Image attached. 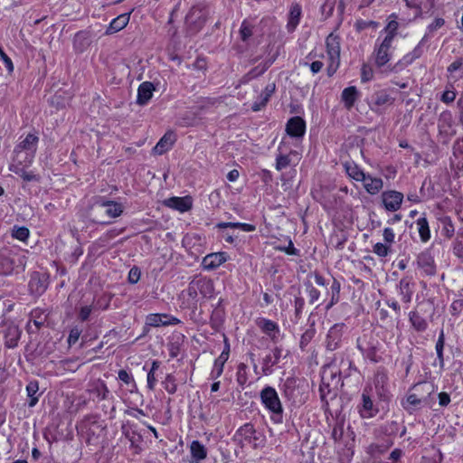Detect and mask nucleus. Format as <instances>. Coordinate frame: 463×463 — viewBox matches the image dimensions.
<instances>
[{
    "instance_id": "f257e3e1",
    "label": "nucleus",
    "mask_w": 463,
    "mask_h": 463,
    "mask_svg": "<svg viewBox=\"0 0 463 463\" xmlns=\"http://www.w3.org/2000/svg\"><path fill=\"white\" fill-rule=\"evenodd\" d=\"M39 138L33 134H28L14 148V161L19 165H30L36 152Z\"/></svg>"
},
{
    "instance_id": "f03ea898",
    "label": "nucleus",
    "mask_w": 463,
    "mask_h": 463,
    "mask_svg": "<svg viewBox=\"0 0 463 463\" xmlns=\"http://www.w3.org/2000/svg\"><path fill=\"white\" fill-rule=\"evenodd\" d=\"M260 400L265 408L272 413V419L280 422L282 420L283 408L278 392L273 387L267 386L260 392Z\"/></svg>"
},
{
    "instance_id": "7ed1b4c3",
    "label": "nucleus",
    "mask_w": 463,
    "mask_h": 463,
    "mask_svg": "<svg viewBox=\"0 0 463 463\" xmlns=\"http://www.w3.org/2000/svg\"><path fill=\"white\" fill-rule=\"evenodd\" d=\"M213 293V281L206 277H195L190 281L187 288L188 296L195 301H197L199 295L203 298H211Z\"/></svg>"
},
{
    "instance_id": "20e7f679",
    "label": "nucleus",
    "mask_w": 463,
    "mask_h": 463,
    "mask_svg": "<svg viewBox=\"0 0 463 463\" xmlns=\"http://www.w3.org/2000/svg\"><path fill=\"white\" fill-rule=\"evenodd\" d=\"M233 439L241 448L246 445H250L253 449L263 446V439L258 435L251 423H245L240 427L235 432Z\"/></svg>"
},
{
    "instance_id": "39448f33",
    "label": "nucleus",
    "mask_w": 463,
    "mask_h": 463,
    "mask_svg": "<svg viewBox=\"0 0 463 463\" xmlns=\"http://www.w3.org/2000/svg\"><path fill=\"white\" fill-rule=\"evenodd\" d=\"M392 52V41H390V38L380 41V38H378L373 52L375 65L379 68L386 65L390 61Z\"/></svg>"
},
{
    "instance_id": "423d86ee",
    "label": "nucleus",
    "mask_w": 463,
    "mask_h": 463,
    "mask_svg": "<svg viewBox=\"0 0 463 463\" xmlns=\"http://www.w3.org/2000/svg\"><path fill=\"white\" fill-rule=\"evenodd\" d=\"M2 327L5 347L14 348L17 346L21 336V330L18 326L14 321L4 319L2 321Z\"/></svg>"
},
{
    "instance_id": "0eeeda50",
    "label": "nucleus",
    "mask_w": 463,
    "mask_h": 463,
    "mask_svg": "<svg viewBox=\"0 0 463 463\" xmlns=\"http://www.w3.org/2000/svg\"><path fill=\"white\" fill-rule=\"evenodd\" d=\"M328 384L333 385V388H338L341 385V375L339 371L333 368L326 369L322 375V383L319 387L321 400L327 403L326 400V388Z\"/></svg>"
},
{
    "instance_id": "6e6552de",
    "label": "nucleus",
    "mask_w": 463,
    "mask_h": 463,
    "mask_svg": "<svg viewBox=\"0 0 463 463\" xmlns=\"http://www.w3.org/2000/svg\"><path fill=\"white\" fill-rule=\"evenodd\" d=\"M417 268L424 276H434L436 274V264L434 257L430 250L420 252L416 259Z\"/></svg>"
},
{
    "instance_id": "1a4fd4ad",
    "label": "nucleus",
    "mask_w": 463,
    "mask_h": 463,
    "mask_svg": "<svg viewBox=\"0 0 463 463\" xmlns=\"http://www.w3.org/2000/svg\"><path fill=\"white\" fill-rule=\"evenodd\" d=\"M384 208L389 212H396L401 208L403 194L398 191H385L381 195Z\"/></svg>"
},
{
    "instance_id": "9d476101",
    "label": "nucleus",
    "mask_w": 463,
    "mask_h": 463,
    "mask_svg": "<svg viewBox=\"0 0 463 463\" xmlns=\"http://www.w3.org/2000/svg\"><path fill=\"white\" fill-rule=\"evenodd\" d=\"M207 18L206 12L200 6H194L186 14V24L194 30L198 31L204 24Z\"/></svg>"
},
{
    "instance_id": "9b49d317",
    "label": "nucleus",
    "mask_w": 463,
    "mask_h": 463,
    "mask_svg": "<svg viewBox=\"0 0 463 463\" xmlns=\"http://www.w3.org/2000/svg\"><path fill=\"white\" fill-rule=\"evenodd\" d=\"M45 274L33 272L28 284L29 291L32 295L41 296L48 288V279Z\"/></svg>"
},
{
    "instance_id": "f8f14e48",
    "label": "nucleus",
    "mask_w": 463,
    "mask_h": 463,
    "mask_svg": "<svg viewBox=\"0 0 463 463\" xmlns=\"http://www.w3.org/2000/svg\"><path fill=\"white\" fill-rule=\"evenodd\" d=\"M345 324H335L328 331L326 340V346L328 350L334 351L339 347L342 341Z\"/></svg>"
},
{
    "instance_id": "ddd939ff",
    "label": "nucleus",
    "mask_w": 463,
    "mask_h": 463,
    "mask_svg": "<svg viewBox=\"0 0 463 463\" xmlns=\"http://www.w3.org/2000/svg\"><path fill=\"white\" fill-rule=\"evenodd\" d=\"M427 40V35H424L420 43L412 50V52L407 53L392 68V71H398L402 70L404 67L412 63L416 59H419L422 55L421 43Z\"/></svg>"
},
{
    "instance_id": "4468645a",
    "label": "nucleus",
    "mask_w": 463,
    "mask_h": 463,
    "mask_svg": "<svg viewBox=\"0 0 463 463\" xmlns=\"http://www.w3.org/2000/svg\"><path fill=\"white\" fill-rule=\"evenodd\" d=\"M180 320L170 317L167 314H150L146 317V324L149 326L157 327L160 326L177 325Z\"/></svg>"
},
{
    "instance_id": "2eb2a0df",
    "label": "nucleus",
    "mask_w": 463,
    "mask_h": 463,
    "mask_svg": "<svg viewBox=\"0 0 463 463\" xmlns=\"http://www.w3.org/2000/svg\"><path fill=\"white\" fill-rule=\"evenodd\" d=\"M227 260V254L223 251L207 254L202 261V266L206 270H213Z\"/></svg>"
},
{
    "instance_id": "dca6fc26",
    "label": "nucleus",
    "mask_w": 463,
    "mask_h": 463,
    "mask_svg": "<svg viewBox=\"0 0 463 463\" xmlns=\"http://www.w3.org/2000/svg\"><path fill=\"white\" fill-rule=\"evenodd\" d=\"M288 135L292 137H301L306 131V122L300 117H293L289 118L286 126Z\"/></svg>"
},
{
    "instance_id": "f3484780",
    "label": "nucleus",
    "mask_w": 463,
    "mask_h": 463,
    "mask_svg": "<svg viewBox=\"0 0 463 463\" xmlns=\"http://www.w3.org/2000/svg\"><path fill=\"white\" fill-rule=\"evenodd\" d=\"M88 392L94 396L93 399H97L99 402L108 400L110 396L107 384L100 379L90 383Z\"/></svg>"
},
{
    "instance_id": "a211bd4d",
    "label": "nucleus",
    "mask_w": 463,
    "mask_h": 463,
    "mask_svg": "<svg viewBox=\"0 0 463 463\" xmlns=\"http://www.w3.org/2000/svg\"><path fill=\"white\" fill-rule=\"evenodd\" d=\"M122 432L126 439L130 442L131 449H134L135 453L140 451L139 444L142 442V436L137 431V426L128 424L122 427Z\"/></svg>"
},
{
    "instance_id": "6ab92c4d",
    "label": "nucleus",
    "mask_w": 463,
    "mask_h": 463,
    "mask_svg": "<svg viewBox=\"0 0 463 463\" xmlns=\"http://www.w3.org/2000/svg\"><path fill=\"white\" fill-rule=\"evenodd\" d=\"M326 53L329 60L334 62L340 60V39L337 35L330 33L326 39Z\"/></svg>"
},
{
    "instance_id": "aec40b11",
    "label": "nucleus",
    "mask_w": 463,
    "mask_h": 463,
    "mask_svg": "<svg viewBox=\"0 0 463 463\" xmlns=\"http://www.w3.org/2000/svg\"><path fill=\"white\" fill-rule=\"evenodd\" d=\"M176 141V137L174 131H167L157 142L153 151L156 155H163L170 150Z\"/></svg>"
},
{
    "instance_id": "412c9836",
    "label": "nucleus",
    "mask_w": 463,
    "mask_h": 463,
    "mask_svg": "<svg viewBox=\"0 0 463 463\" xmlns=\"http://www.w3.org/2000/svg\"><path fill=\"white\" fill-rule=\"evenodd\" d=\"M155 87L152 82L145 81L137 89V103L146 105L152 98Z\"/></svg>"
},
{
    "instance_id": "4be33fe9",
    "label": "nucleus",
    "mask_w": 463,
    "mask_h": 463,
    "mask_svg": "<svg viewBox=\"0 0 463 463\" xmlns=\"http://www.w3.org/2000/svg\"><path fill=\"white\" fill-rule=\"evenodd\" d=\"M190 452V463H201L207 457V449L199 440H193L191 442Z\"/></svg>"
},
{
    "instance_id": "5701e85b",
    "label": "nucleus",
    "mask_w": 463,
    "mask_h": 463,
    "mask_svg": "<svg viewBox=\"0 0 463 463\" xmlns=\"http://www.w3.org/2000/svg\"><path fill=\"white\" fill-rule=\"evenodd\" d=\"M165 204L170 208L184 213L192 208V199L189 196L171 197L165 202Z\"/></svg>"
},
{
    "instance_id": "b1692460",
    "label": "nucleus",
    "mask_w": 463,
    "mask_h": 463,
    "mask_svg": "<svg viewBox=\"0 0 463 463\" xmlns=\"http://www.w3.org/2000/svg\"><path fill=\"white\" fill-rule=\"evenodd\" d=\"M362 182L365 191L372 195L378 194L383 187V180L371 175H365V178Z\"/></svg>"
},
{
    "instance_id": "393cba45",
    "label": "nucleus",
    "mask_w": 463,
    "mask_h": 463,
    "mask_svg": "<svg viewBox=\"0 0 463 463\" xmlns=\"http://www.w3.org/2000/svg\"><path fill=\"white\" fill-rule=\"evenodd\" d=\"M99 206L105 209V213L109 218H117L120 216L124 211V207L121 203L110 200L101 201Z\"/></svg>"
},
{
    "instance_id": "a878e982",
    "label": "nucleus",
    "mask_w": 463,
    "mask_h": 463,
    "mask_svg": "<svg viewBox=\"0 0 463 463\" xmlns=\"http://www.w3.org/2000/svg\"><path fill=\"white\" fill-rule=\"evenodd\" d=\"M359 412L361 417L364 419L372 418L377 413L372 399L365 392L362 394V406L359 409Z\"/></svg>"
},
{
    "instance_id": "bb28decb",
    "label": "nucleus",
    "mask_w": 463,
    "mask_h": 463,
    "mask_svg": "<svg viewBox=\"0 0 463 463\" xmlns=\"http://www.w3.org/2000/svg\"><path fill=\"white\" fill-rule=\"evenodd\" d=\"M129 22V14H122L114 18L106 30V34H112L124 29Z\"/></svg>"
},
{
    "instance_id": "cd10ccee",
    "label": "nucleus",
    "mask_w": 463,
    "mask_h": 463,
    "mask_svg": "<svg viewBox=\"0 0 463 463\" xmlns=\"http://www.w3.org/2000/svg\"><path fill=\"white\" fill-rule=\"evenodd\" d=\"M394 102V99L391 97L386 90H380L373 95V105L371 109L377 110L376 108H380L385 105H392Z\"/></svg>"
},
{
    "instance_id": "c85d7f7f",
    "label": "nucleus",
    "mask_w": 463,
    "mask_h": 463,
    "mask_svg": "<svg viewBox=\"0 0 463 463\" xmlns=\"http://www.w3.org/2000/svg\"><path fill=\"white\" fill-rule=\"evenodd\" d=\"M399 295L404 303H410L411 301L413 290L411 288V279L402 278L399 283Z\"/></svg>"
},
{
    "instance_id": "c756f323",
    "label": "nucleus",
    "mask_w": 463,
    "mask_h": 463,
    "mask_svg": "<svg viewBox=\"0 0 463 463\" xmlns=\"http://www.w3.org/2000/svg\"><path fill=\"white\" fill-rule=\"evenodd\" d=\"M258 326L267 334L272 340L277 338V333L279 332L278 325L269 319L260 318L257 321Z\"/></svg>"
},
{
    "instance_id": "7c9ffc66",
    "label": "nucleus",
    "mask_w": 463,
    "mask_h": 463,
    "mask_svg": "<svg viewBox=\"0 0 463 463\" xmlns=\"http://www.w3.org/2000/svg\"><path fill=\"white\" fill-rule=\"evenodd\" d=\"M344 167L347 175L357 182L365 178V173L354 162H345Z\"/></svg>"
},
{
    "instance_id": "2f4dec72",
    "label": "nucleus",
    "mask_w": 463,
    "mask_h": 463,
    "mask_svg": "<svg viewBox=\"0 0 463 463\" xmlns=\"http://www.w3.org/2000/svg\"><path fill=\"white\" fill-rule=\"evenodd\" d=\"M229 351H223L220 356L214 361L213 368L211 372V378L217 379L219 378L222 372L225 362L228 360Z\"/></svg>"
},
{
    "instance_id": "473e14b6",
    "label": "nucleus",
    "mask_w": 463,
    "mask_h": 463,
    "mask_svg": "<svg viewBox=\"0 0 463 463\" xmlns=\"http://www.w3.org/2000/svg\"><path fill=\"white\" fill-rule=\"evenodd\" d=\"M357 98L358 91L356 87L354 86L347 87L342 91V100L344 101L345 106L348 109H350L354 106Z\"/></svg>"
},
{
    "instance_id": "72a5a7b5",
    "label": "nucleus",
    "mask_w": 463,
    "mask_h": 463,
    "mask_svg": "<svg viewBox=\"0 0 463 463\" xmlns=\"http://www.w3.org/2000/svg\"><path fill=\"white\" fill-rule=\"evenodd\" d=\"M301 16V7L299 5H293L290 8L289 17L288 22V30L292 32L298 26Z\"/></svg>"
},
{
    "instance_id": "f704fd0d",
    "label": "nucleus",
    "mask_w": 463,
    "mask_h": 463,
    "mask_svg": "<svg viewBox=\"0 0 463 463\" xmlns=\"http://www.w3.org/2000/svg\"><path fill=\"white\" fill-rule=\"evenodd\" d=\"M24 164L19 165V163L14 162V164L10 165L9 170L16 175H19L26 182L37 180L35 175H33L32 172H26L24 169Z\"/></svg>"
},
{
    "instance_id": "c9c22d12",
    "label": "nucleus",
    "mask_w": 463,
    "mask_h": 463,
    "mask_svg": "<svg viewBox=\"0 0 463 463\" xmlns=\"http://www.w3.org/2000/svg\"><path fill=\"white\" fill-rule=\"evenodd\" d=\"M422 403V399L416 393H410L407 395L406 400L402 402L404 410L411 413L414 410L419 408Z\"/></svg>"
},
{
    "instance_id": "e433bc0d",
    "label": "nucleus",
    "mask_w": 463,
    "mask_h": 463,
    "mask_svg": "<svg viewBox=\"0 0 463 463\" xmlns=\"http://www.w3.org/2000/svg\"><path fill=\"white\" fill-rule=\"evenodd\" d=\"M410 322L413 328L418 332H423L427 329L428 323L421 316H420L417 312H411L409 314Z\"/></svg>"
},
{
    "instance_id": "4c0bfd02",
    "label": "nucleus",
    "mask_w": 463,
    "mask_h": 463,
    "mask_svg": "<svg viewBox=\"0 0 463 463\" xmlns=\"http://www.w3.org/2000/svg\"><path fill=\"white\" fill-rule=\"evenodd\" d=\"M281 357V349L279 347H276L274 350H272V354H268L264 358V366H263V372L265 374H268V369L276 364L279 363V359Z\"/></svg>"
},
{
    "instance_id": "58836bf2",
    "label": "nucleus",
    "mask_w": 463,
    "mask_h": 463,
    "mask_svg": "<svg viewBox=\"0 0 463 463\" xmlns=\"http://www.w3.org/2000/svg\"><path fill=\"white\" fill-rule=\"evenodd\" d=\"M416 223L420 240L423 242L428 241L430 239V231L427 219L425 217H420L417 220Z\"/></svg>"
},
{
    "instance_id": "ea45409f",
    "label": "nucleus",
    "mask_w": 463,
    "mask_h": 463,
    "mask_svg": "<svg viewBox=\"0 0 463 463\" xmlns=\"http://www.w3.org/2000/svg\"><path fill=\"white\" fill-rule=\"evenodd\" d=\"M90 44L86 33L80 32L74 36L73 46L77 52H82Z\"/></svg>"
},
{
    "instance_id": "a19ab883",
    "label": "nucleus",
    "mask_w": 463,
    "mask_h": 463,
    "mask_svg": "<svg viewBox=\"0 0 463 463\" xmlns=\"http://www.w3.org/2000/svg\"><path fill=\"white\" fill-rule=\"evenodd\" d=\"M388 376L385 372L378 370L374 374L373 383L375 388L378 390L379 394L382 395V392H384V386L387 384Z\"/></svg>"
},
{
    "instance_id": "79ce46f5",
    "label": "nucleus",
    "mask_w": 463,
    "mask_h": 463,
    "mask_svg": "<svg viewBox=\"0 0 463 463\" xmlns=\"http://www.w3.org/2000/svg\"><path fill=\"white\" fill-rule=\"evenodd\" d=\"M254 26L247 20H243L239 31L240 38L242 42L246 43L253 34Z\"/></svg>"
},
{
    "instance_id": "37998d69",
    "label": "nucleus",
    "mask_w": 463,
    "mask_h": 463,
    "mask_svg": "<svg viewBox=\"0 0 463 463\" xmlns=\"http://www.w3.org/2000/svg\"><path fill=\"white\" fill-rule=\"evenodd\" d=\"M398 28L399 24L395 19L389 21L387 25L383 29V32L385 33V36L383 39L388 40V38H390V41L393 42V39L397 34Z\"/></svg>"
},
{
    "instance_id": "c03bdc74",
    "label": "nucleus",
    "mask_w": 463,
    "mask_h": 463,
    "mask_svg": "<svg viewBox=\"0 0 463 463\" xmlns=\"http://www.w3.org/2000/svg\"><path fill=\"white\" fill-rule=\"evenodd\" d=\"M340 289H341L340 282L337 279H333V282L330 287L332 297H331L330 303L326 307L327 309H329L332 306H334L335 303L338 302Z\"/></svg>"
},
{
    "instance_id": "a18cd8bd",
    "label": "nucleus",
    "mask_w": 463,
    "mask_h": 463,
    "mask_svg": "<svg viewBox=\"0 0 463 463\" xmlns=\"http://www.w3.org/2000/svg\"><path fill=\"white\" fill-rule=\"evenodd\" d=\"M14 270V261L5 256H0V274L9 275Z\"/></svg>"
},
{
    "instance_id": "49530a36",
    "label": "nucleus",
    "mask_w": 463,
    "mask_h": 463,
    "mask_svg": "<svg viewBox=\"0 0 463 463\" xmlns=\"http://www.w3.org/2000/svg\"><path fill=\"white\" fill-rule=\"evenodd\" d=\"M30 235V231L25 226H14L12 236L21 241H25Z\"/></svg>"
},
{
    "instance_id": "de8ad7c7",
    "label": "nucleus",
    "mask_w": 463,
    "mask_h": 463,
    "mask_svg": "<svg viewBox=\"0 0 463 463\" xmlns=\"http://www.w3.org/2000/svg\"><path fill=\"white\" fill-rule=\"evenodd\" d=\"M441 223H442V234L450 239L453 235H454V232H455V228H454V225L452 223V221L449 217H444L440 220Z\"/></svg>"
},
{
    "instance_id": "09e8293b",
    "label": "nucleus",
    "mask_w": 463,
    "mask_h": 463,
    "mask_svg": "<svg viewBox=\"0 0 463 463\" xmlns=\"http://www.w3.org/2000/svg\"><path fill=\"white\" fill-rule=\"evenodd\" d=\"M290 162L289 155H283L279 153L276 157L275 168L278 171H281L288 167L290 165Z\"/></svg>"
},
{
    "instance_id": "8fccbe9b",
    "label": "nucleus",
    "mask_w": 463,
    "mask_h": 463,
    "mask_svg": "<svg viewBox=\"0 0 463 463\" xmlns=\"http://www.w3.org/2000/svg\"><path fill=\"white\" fill-rule=\"evenodd\" d=\"M163 385L165 390L170 394H174L177 390L175 379L172 374L166 375L165 381L163 382Z\"/></svg>"
},
{
    "instance_id": "3c124183",
    "label": "nucleus",
    "mask_w": 463,
    "mask_h": 463,
    "mask_svg": "<svg viewBox=\"0 0 463 463\" xmlns=\"http://www.w3.org/2000/svg\"><path fill=\"white\" fill-rule=\"evenodd\" d=\"M391 251V246L383 244L382 242H377L373 249V252L378 255L379 257H386Z\"/></svg>"
},
{
    "instance_id": "603ef678",
    "label": "nucleus",
    "mask_w": 463,
    "mask_h": 463,
    "mask_svg": "<svg viewBox=\"0 0 463 463\" xmlns=\"http://www.w3.org/2000/svg\"><path fill=\"white\" fill-rule=\"evenodd\" d=\"M246 370H247V365L245 364L241 363L238 365L237 374H236L237 382L241 386L244 385L248 380Z\"/></svg>"
},
{
    "instance_id": "864d4df0",
    "label": "nucleus",
    "mask_w": 463,
    "mask_h": 463,
    "mask_svg": "<svg viewBox=\"0 0 463 463\" xmlns=\"http://www.w3.org/2000/svg\"><path fill=\"white\" fill-rule=\"evenodd\" d=\"M388 449V446L373 443L367 447V453L372 457L384 453Z\"/></svg>"
},
{
    "instance_id": "5fc2aeb1",
    "label": "nucleus",
    "mask_w": 463,
    "mask_h": 463,
    "mask_svg": "<svg viewBox=\"0 0 463 463\" xmlns=\"http://www.w3.org/2000/svg\"><path fill=\"white\" fill-rule=\"evenodd\" d=\"M335 1L336 0H326L324 5L321 6V13L325 18H328L332 15Z\"/></svg>"
},
{
    "instance_id": "6e6d98bb",
    "label": "nucleus",
    "mask_w": 463,
    "mask_h": 463,
    "mask_svg": "<svg viewBox=\"0 0 463 463\" xmlns=\"http://www.w3.org/2000/svg\"><path fill=\"white\" fill-rule=\"evenodd\" d=\"M357 347L363 352V354L372 361L377 362L375 355H376V349L375 347H370L365 348L360 342V340H357Z\"/></svg>"
},
{
    "instance_id": "4d7b16f0",
    "label": "nucleus",
    "mask_w": 463,
    "mask_h": 463,
    "mask_svg": "<svg viewBox=\"0 0 463 463\" xmlns=\"http://www.w3.org/2000/svg\"><path fill=\"white\" fill-rule=\"evenodd\" d=\"M315 335V330L314 329H307L306 330L302 335H301V338H300V348L301 349H304L308 344L309 342L312 340V338L314 337Z\"/></svg>"
},
{
    "instance_id": "13d9d810",
    "label": "nucleus",
    "mask_w": 463,
    "mask_h": 463,
    "mask_svg": "<svg viewBox=\"0 0 463 463\" xmlns=\"http://www.w3.org/2000/svg\"><path fill=\"white\" fill-rule=\"evenodd\" d=\"M306 286L309 297V303L314 304L317 300H318L320 293L312 286V284L307 283Z\"/></svg>"
},
{
    "instance_id": "bf43d9fd",
    "label": "nucleus",
    "mask_w": 463,
    "mask_h": 463,
    "mask_svg": "<svg viewBox=\"0 0 463 463\" xmlns=\"http://www.w3.org/2000/svg\"><path fill=\"white\" fill-rule=\"evenodd\" d=\"M373 71L372 68L366 64H364L361 69V80L363 82L369 81L373 79Z\"/></svg>"
},
{
    "instance_id": "052dcab7",
    "label": "nucleus",
    "mask_w": 463,
    "mask_h": 463,
    "mask_svg": "<svg viewBox=\"0 0 463 463\" xmlns=\"http://www.w3.org/2000/svg\"><path fill=\"white\" fill-rule=\"evenodd\" d=\"M140 269L136 266L132 267L128 272V282L131 284H136L140 279Z\"/></svg>"
},
{
    "instance_id": "680f3d73",
    "label": "nucleus",
    "mask_w": 463,
    "mask_h": 463,
    "mask_svg": "<svg viewBox=\"0 0 463 463\" xmlns=\"http://www.w3.org/2000/svg\"><path fill=\"white\" fill-rule=\"evenodd\" d=\"M445 24L443 18H436L428 27H427V36L428 34L433 33L438 29L441 28Z\"/></svg>"
},
{
    "instance_id": "e2e57ef3",
    "label": "nucleus",
    "mask_w": 463,
    "mask_h": 463,
    "mask_svg": "<svg viewBox=\"0 0 463 463\" xmlns=\"http://www.w3.org/2000/svg\"><path fill=\"white\" fill-rule=\"evenodd\" d=\"M356 30L358 32H361L368 27H377L378 26V23L374 22V21H364V20H357L355 24H354Z\"/></svg>"
},
{
    "instance_id": "0e129e2a",
    "label": "nucleus",
    "mask_w": 463,
    "mask_h": 463,
    "mask_svg": "<svg viewBox=\"0 0 463 463\" xmlns=\"http://www.w3.org/2000/svg\"><path fill=\"white\" fill-rule=\"evenodd\" d=\"M269 98L267 97L266 99H264V94L263 92L260 95L258 100H256L252 106H251V109L253 111H260L262 108H264L266 106V104L268 103Z\"/></svg>"
},
{
    "instance_id": "69168bd1",
    "label": "nucleus",
    "mask_w": 463,
    "mask_h": 463,
    "mask_svg": "<svg viewBox=\"0 0 463 463\" xmlns=\"http://www.w3.org/2000/svg\"><path fill=\"white\" fill-rule=\"evenodd\" d=\"M81 334V330L78 327H74L70 331L69 337H68V343L70 345H74L79 340Z\"/></svg>"
},
{
    "instance_id": "338daca9",
    "label": "nucleus",
    "mask_w": 463,
    "mask_h": 463,
    "mask_svg": "<svg viewBox=\"0 0 463 463\" xmlns=\"http://www.w3.org/2000/svg\"><path fill=\"white\" fill-rule=\"evenodd\" d=\"M383 240L387 244H392L394 241L395 234L393 232V230L392 228H385L383 230Z\"/></svg>"
},
{
    "instance_id": "774afa93",
    "label": "nucleus",
    "mask_w": 463,
    "mask_h": 463,
    "mask_svg": "<svg viewBox=\"0 0 463 463\" xmlns=\"http://www.w3.org/2000/svg\"><path fill=\"white\" fill-rule=\"evenodd\" d=\"M453 253L459 259L463 260V242L456 240L453 244Z\"/></svg>"
}]
</instances>
